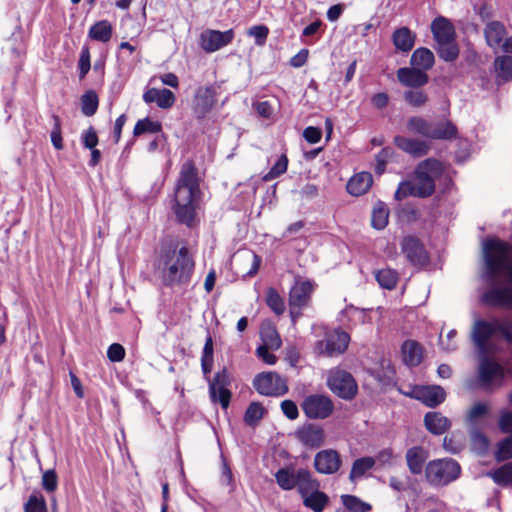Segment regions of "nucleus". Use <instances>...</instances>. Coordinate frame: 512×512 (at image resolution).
Instances as JSON below:
<instances>
[{"label": "nucleus", "mask_w": 512, "mask_h": 512, "mask_svg": "<svg viewBox=\"0 0 512 512\" xmlns=\"http://www.w3.org/2000/svg\"><path fill=\"white\" fill-rule=\"evenodd\" d=\"M437 46L438 55L444 61L452 62L457 59L459 55V49L455 39L437 43Z\"/></svg>", "instance_id": "41"}, {"label": "nucleus", "mask_w": 512, "mask_h": 512, "mask_svg": "<svg viewBox=\"0 0 512 512\" xmlns=\"http://www.w3.org/2000/svg\"><path fill=\"white\" fill-rule=\"evenodd\" d=\"M398 81L406 87L421 88L429 81L426 72L414 67H403L397 70Z\"/></svg>", "instance_id": "19"}, {"label": "nucleus", "mask_w": 512, "mask_h": 512, "mask_svg": "<svg viewBox=\"0 0 512 512\" xmlns=\"http://www.w3.org/2000/svg\"><path fill=\"white\" fill-rule=\"evenodd\" d=\"M457 335L456 330L452 329L450 330L447 335L446 339H444L441 335L439 337V344L442 350L445 352H453L457 349V343L455 341V337Z\"/></svg>", "instance_id": "58"}, {"label": "nucleus", "mask_w": 512, "mask_h": 512, "mask_svg": "<svg viewBox=\"0 0 512 512\" xmlns=\"http://www.w3.org/2000/svg\"><path fill=\"white\" fill-rule=\"evenodd\" d=\"M403 98L407 104L415 108L424 106L428 101V95L417 88L405 91Z\"/></svg>", "instance_id": "47"}, {"label": "nucleus", "mask_w": 512, "mask_h": 512, "mask_svg": "<svg viewBox=\"0 0 512 512\" xmlns=\"http://www.w3.org/2000/svg\"><path fill=\"white\" fill-rule=\"evenodd\" d=\"M260 337L264 343L263 345L270 346L273 350H277L281 347V338L276 328L270 324L261 326Z\"/></svg>", "instance_id": "37"}, {"label": "nucleus", "mask_w": 512, "mask_h": 512, "mask_svg": "<svg viewBox=\"0 0 512 512\" xmlns=\"http://www.w3.org/2000/svg\"><path fill=\"white\" fill-rule=\"evenodd\" d=\"M297 477L296 488L302 498L320 487L319 481L306 468H299L297 470Z\"/></svg>", "instance_id": "27"}, {"label": "nucleus", "mask_w": 512, "mask_h": 512, "mask_svg": "<svg viewBox=\"0 0 512 512\" xmlns=\"http://www.w3.org/2000/svg\"><path fill=\"white\" fill-rule=\"evenodd\" d=\"M403 360L411 367L419 365L423 358V350L420 344L414 340H407L402 345Z\"/></svg>", "instance_id": "30"}, {"label": "nucleus", "mask_w": 512, "mask_h": 512, "mask_svg": "<svg viewBox=\"0 0 512 512\" xmlns=\"http://www.w3.org/2000/svg\"><path fill=\"white\" fill-rule=\"evenodd\" d=\"M230 385V377L226 368L218 371L213 380L209 382V394L213 402H219L223 409H227L231 392L227 388Z\"/></svg>", "instance_id": "13"}, {"label": "nucleus", "mask_w": 512, "mask_h": 512, "mask_svg": "<svg viewBox=\"0 0 512 512\" xmlns=\"http://www.w3.org/2000/svg\"><path fill=\"white\" fill-rule=\"evenodd\" d=\"M373 183V177L369 172H360L354 175L347 183V191L354 196L366 193Z\"/></svg>", "instance_id": "26"}, {"label": "nucleus", "mask_w": 512, "mask_h": 512, "mask_svg": "<svg viewBox=\"0 0 512 512\" xmlns=\"http://www.w3.org/2000/svg\"><path fill=\"white\" fill-rule=\"evenodd\" d=\"M505 34L506 28L500 21H490L484 28L487 45L494 49L502 44Z\"/></svg>", "instance_id": "24"}, {"label": "nucleus", "mask_w": 512, "mask_h": 512, "mask_svg": "<svg viewBox=\"0 0 512 512\" xmlns=\"http://www.w3.org/2000/svg\"><path fill=\"white\" fill-rule=\"evenodd\" d=\"M350 342V335L343 330H335L324 340L315 343L314 351L319 356L333 357L345 353Z\"/></svg>", "instance_id": "8"}, {"label": "nucleus", "mask_w": 512, "mask_h": 512, "mask_svg": "<svg viewBox=\"0 0 512 512\" xmlns=\"http://www.w3.org/2000/svg\"><path fill=\"white\" fill-rule=\"evenodd\" d=\"M265 410L258 402H252L246 409L244 421L249 426H254L264 416Z\"/></svg>", "instance_id": "48"}, {"label": "nucleus", "mask_w": 512, "mask_h": 512, "mask_svg": "<svg viewBox=\"0 0 512 512\" xmlns=\"http://www.w3.org/2000/svg\"><path fill=\"white\" fill-rule=\"evenodd\" d=\"M301 408L309 419H326L334 411L333 401L323 394H312L304 398Z\"/></svg>", "instance_id": "9"}, {"label": "nucleus", "mask_w": 512, "mask_h": 512, "mask_svg": "<svg viewBox=\"0 0 512 512\" xmlns=\"http://www.w3.org/2000/svg\"><path fill=\"white\" fill-rule=\"evenodd\" d=\"M313 465L315 470L324 475H332L339 471L342 466V458L334 449H324L314 456Z\"/></svg>", "instance_id": "16"}, {"label": "nucleus", "mask_w": 512, "mask_h": 512, "mask_svg": "<svg viewBox=\"0 0 512 512\" xmlns=\"http://www.w3.org/2000/svg\"><path fill=\"white\" fill-rule=\"evenodd\" d=\"M488 412V406L485 403L478 402L472 406L467 414V420L474 422L479 417L484 416Z\"/></svg>", "instance_id": "61"}, {"label": "nucleus", "mask_w": 512, "mask_h": 512, "mask_svg": "<svg viewBox=\"0 0 512 512\" xmlns=\"http://www.w3.org/2000/svg\"><path fill=\"white\" fill-rule=\"evenodd\" d=\"M488 475L492 477L494 482L498 485L512 486V462L489 472Z\"/></svg>", "instance_id": "43"}, {"label": "nucleus", "mask_w": 512, "mask_h": 512, "mask_svg": "<svg viewBox=\"0 0 512 512\" xmlns=\"http://www.w3.org/2000/svg\"><path fill=\"white\" fill-rule=\"evenodd\" d=\"M98 96L93 90L86 91L81 97V111L85 116H93L98 108Z\"/></svg>", "instance_id": "40"}, {"label": "nucleus", "mask_w": 512, "mask_h": 512, "mask_svg": "<svg viewBox=\"0 0 512 512\" xmlns=\"http://www.w3.org/2000/svg\"><path fill=\"white\" fill-rule=\"evenodd\" d=\"M315 287L316 284L314 281L296 275L294 277V284L289 291V306L308 307Z\"/></svg>", "instance_id": "11"}, {"label": "nucleus", "mask_w": 512, "mask_h": 512, "mask_svg": "<svg viewBox=\"0 0 512 512\" xmlns=\"http://www.w3.org/2000/svg\"><path fill=\"white\" fill-rule=\"evenodd\" d=\"M495 70L498 77L504 80L512 79V56H500L495 59Z\"/></svg>", "instance_id": "46"}, {"label": "nucleus", "mask_w": 512, "mask_h": 512, "mask_svg": "<svg viewBox=\"0 0 512 512\" xmlns=\"http://www.w3.org/2000/svg\"><path fill=\"white\" fill-rule=\"evenodd\" d=\"M328 502L329 497L324 492L319 491V489L303 497L304 506L314 512H322Z\"/></svg>", "instance_id": "34"}, {"label": "nucleus", "mask_w": 512, "mask_h": 512, "mask_svg": "<svg viewBox=\"0 0 512 512\" xmlns=\"http://www.w3.org/2000/svg\"><path fill=\"white\" fill-rule=\"evenodd\" d=\"M401 251L413 266H424L429 261L423 243L415 236H405L401 241Z\"/></svg>", "instance_id": "15"}, {"label": "nucleus", "mask_w": 512, "mask_h": 512, "mask_svg": "<svg viewBox=\"0 0 512 512\" xmlns=\"http://www.w3.org/2000/svg\"><path fill=\"white\" fill-rule=\"evenodd\" d=\"M199 192L197 169L191 160H187L180 170L172 206L177 221L187 227L195 224Z\"/></svg>", "instance_id": "2"}, {"label": "nucleus", "mask_w": 512, "mask_h": 512, "mask_svg": "<svg viewBox=\"0 0 512 512\" xmlns=\"http://www.w3.org/2000/svg\"><path fill=\"white\" fill-rule=\"evenodd\" d=\"M303 137L308 143L315 144L321 140L322 131L318 127L309 126L304 129Z\"/></svg>", "instance_id": "63"}, {"label": "nucleus", "mask_w": 512, "mask_h": 512, "mask_svg": "<svg viewBox=\"0 0 512 512\" xmlns=\"http://www.w3.org/2000/svg\"><path fill=\"white\" fill-rule=\"evenodd\" d=\"M395 145L413 157H422L428 154L430 145L423 140L411 139L404 136L394 138Z\"/></svg>", "instance_id": "21"}, {"label": "nucleus", "mask_w": 512, "mask_h": 512, "mask_svg": "<svg viewBox=\"0 0 512 512\" xmlns=\"http://www.w3.org/2000/svg\"><path fill=\"white\" fill-rule=\"evenodd\" d=\"M270 346H259L256 349L257 356L262 359L266 364L274 365L277 361V357L269 352Z\"/></svg>", "instance_id": "64"}, {"label": "nucleus", "mask_w": 512, "mask_h": 512, "mask_svg": "<svg viewBox=\"0 0 512 512\" xmlns=\"http://www.w3.org/2000/svg\"><path fill=\"white\" fill-rule=\"evenodd\" d=\"M389 210L383 202H379L372 211L371 223L377 230L384 229L388 224Z\"/></svg>", "instance_id": "39"}, {"label": "nucleus", "mask_w": 512, "mask_h": 512, "mask_svg": "<svg viewBox=\"0 0 512 512\" xmlns=\"http://www.w3.org/2000/svg\"><path fill=\"white\" fill-rule=\"evenodd\" d=\"M24 512H47L46 501L43 496L32 494L24 504Z\"/></svg>", "instance_id": "51"}, {"label": "nucleus", "mask_w": 512, "mask_h": 512, "mask_svg": "<svg viewBox=\"0 0 512 512\" xmlns=\"http://www.w3.org/2000/svg\"><path fill=\"white\" fill-rule=\"evenodd\" d=\"M327 386L335 395L344 400L353 399L358 391L357 383L352 374L338 367L329 371Z\"/></svg>", "instance_id": "6"}, {"label": "nucleus", "mask_w": 512, "mask_h": 512, "mask_svg": "<svg viewBox=\"0 0 512 512\" xmlns=\"http://www.w3.org/2000/svg\"><path fill=\"white\" fill-rule=\"evenodd\" d=\"M495 333H497V320L493 323L482 319L474 321L471 339L479 354L488 353V342Z\"/></svg>", "instance_id": "14"}, {"label": "nucleus", "mask_w": 512, "mask_h": 512, "mask_svg": "<svg viewBox=\"0 0 512 512\" xmlns=\"http://www.w3.org/2000/svg\"><path fill=\"white\" fill-rule=\"evenodd\" d=\"M505 377V369L495 360L488 356V353L479 354L478 381L483 387L493 383L501 384Z\"/></svg>", "instance_id": "10"}, {"label": "nucleus", "mask_w": 512, "mask_h": 512, "mask_svg": "<svg viewBox=\"0 0 512 512\" xmlns=\"http://www.w3.org/2000/svg\"><path fill=\"white\" fill-rule=\"evenodd\" d=\"M483 280L489 288L482 294L483 304L491 307L512 308V263H508L512 248L505 241L489 238L483 242Z\"/></svg>", "instance_id": "1"}, {"label": "nucleus", "mask_w": 512, "mask_h": 512, "mask_svg": "<svg viewBox=\"0 0 512 512\" xmlns=\"http://www.w3.org/2000/svg\"><path fill=\"white\" fill-rule=\"evenodd\" d=\"M457 136L456 126L449 120L432 123L431 139L450 140Z\"/></svg>", "instance_id": "31"}, {"label": "nucleus", "mask_w": 512, "mask_h": 512, "mask_svg": "<svg viewBox=\"0 0 512 512\" xmlns=\"http://www.w3.org/2000/svg\"><path fill=\"white\" fill-rule=\"evenodd\" d=\"M281 410L283 414L290 420H295L299 415L298 407L292 400L282 401Z\"/></svg>", "instance_id": "62"}, {"label": "nucleus", "mask_w": 512, "mask_h": 512, "mask_svg": "<svg viewBox=\"0 0 512 512\" xmlns=\"http://www.w3.org/2000/svg\"><path fill=\"white\" fill-rule=\"evenodd\" d=\"M81 141L83 146L87 149H93L98 144V136L96 130L90 126L88 129L84 130L81 134Z\"/></svg>", "instance_id": "57"}, {"label": "nucleus", "mask_w": 512, "mask_h": 512, "mask_svg": "<svg viewBox=\"0 0 512 512\" xmlns=\"http://www.w3.org/2000/svg\"><path fill=\"white\" fill-rule=\"evenodd\" d=\"M195 262L186 246L162 248L155 269L163 285L187 284L194 272Z\"/></svg>", "instance_id": "3"}, {"label": "nucleus", "mask_w": 512, "mask_h": 512, "mask_svg": "<svg viewBox=\"0 0 512 512\" xmlns=\"http://www.w3.org/2000/svg\"><path fill=\"white\" fill-rule=\"evenodd\" d=\"M424 423L429 432L441 435L450 428V420L440 412H428L424 417Z\"/></svg>", "instance_id": "28"}, {"label": "nucleus", "mask_w": 512, "mask_h": 512, "mask_svg": "<svg viewBox=\"0 0 512 512\" xmlns=\"http://www.w3.org/2000/svg\"><path fill=\"white\" fill-rule=\"evenodd\" d=\"M295 436L299 442L309 448H318L324 443L325 434L321 426L307 423L298 428Z\"/></svg>", "instance_id": "18"}, {"label": "nucleus", "mask_w": 512, "mask_h": 512, "mask_svg": "<svg viewBox=\"0 0 512 512\" xmlns=\"http://www.w3.org/2000/svg\"><path fill=\"white\" fill-rule=\"evenodd\" d=\"M266 304L276 315H282L285 312V302L273 287L266 291Z\"/></svg>", "instance_id": "42"}, {"label": "nucleus", "mask_w": 512, "mask_h": 512, "mask_svg": "<svg viewBox=\"0 0 512 512\" xmlns=\"http://www.w3.org/2000/svg\"><path fill=\"white\" fill-rule=\"evenodd\" d=\"M416 34L408 27L396 29L392 34V42L395 48L402 52H409L414 47Z\"/></svg>", "instance_id": "25"}, {"label": "nucleus", "mask_w": 512, "mask_h": 512, "mask_svg": "<svg viewBox=\"0 0 512 512\" xmlns=\"http://www.w3.org/2000/svg\"><path fill=\"white\" fill-rule=\"evenodd\" d=\"M375 278L380 287L392 290L398 282V273L391 268L380 269L375 273Z\"/></svg>", "instance_id": "38"}, {"label": "nucleus", "mask_w": 512, "mask_h": 512, "mask_svg": "<svg viewBox=\"0 0 512 512\" xmlns=\"http://www.w3.org/2000/svg\"><path fill=\"white\" fill-rule=\"evenodd\" d=\"M415 393V397L428 407H436L446 398L445 390L438 385L420 387Z\"/></svg>", "instance_id": "22"}, {"label": "nucleus", "mask_w": 512, "mask_h": 512, "mask_svg": "<svg viewBox=\"0 0 512 512\" xmlns=\"http://www.w3.org/2000/svg\"><path fill=\"white\" fill-rule=\"evenodd\" d=\"M91 67L90 63V51L88 47H83L81 50L79 62H78V70H79V78L84 79L87 73L89 72Z\"/></svg>", "instance_id": "54"}, {"label": "nucleus", "mask_w": 512, "mask_h": 512, "mask_svg": "<svg viewBox=\"0 0 512 512\" xmlns=\"http://www.w3.org/2000/svg\"><path fill=\"white\" fill-rule=\"evenodd\" d=\"M275 479L281 489L292 490L297 485V470L290 467L281 468L275 473Z\"/></svg>", "instance_id": "33"}, {"label": "nucleus", "mask_w": 512, "mask_h": 512, "mask_svg": "<svg viewBox=\"0 0 512 512\" xmlns=\"http://www.w3.org/2000/svg\"><path fill=\"white\" fill-rule=\"evenodd\" d=\"M216 93L212 87H200L197 89L193 101V111L198 119H203L212 110L216 102Z\"/></svg>", "instance_id": "17"}, {"label": "nucleus", "mask_w": 512, "mask_h": 512, "mask_svg": "<svg viewBox=\"0 0 512 512\" xmlns=\"http://www.w3.org/2000/svg\"><path fill=\"white\" fill-rule=\"evenodd\" d=\"M42 486L48 492L57 489V475L54 470H47L42 476Z\"/></svg>", "instance_id": "59"}, {"label": "nucleus", "mask_w": 512, "mask_h": 512, "mask_svg": "<svg viewBox=\"0 0 512 512\" xmlns=\"http://www.w3.org/2000/svg\"><path fill=\"white\" fill-rule=\"evenodd\" d=\"M255 390L264 396L278 397L288 392V385L285 378L277 372H262L255 376L253 380Z\"/></svg>", "instance_id": "7"}, {"label": "nucleus", "mask_w": 512, "mask_h": 512, "mask_svg": "<svg viewBox=\"0 0 512 512\" xmlns=\"http://www.w3.org/2000/svg\"><path fill=\"white\" fill-rule=\"evenodd\" d=\"M341 500L343 505L351 512H369L372 508L369 503L354 495H342Z\"/></svg>", "instance_id": "45"}, {"label": "nucleus", "mask_w": 512, "mask_h": 512, "mask_svg": "<svg viewBox=\"0 0 512 512\" xmlns=\"http://www.w3.org/2000/svg\"><path fill=\"white\" fill-rule=\"evenodd\" d=\"M107 357L112 362H120L125 357V349L121 344L113 343L108 347Z\"/></svg>", "instance_id": "60"}, {"label": "nucleus", "mask_w": 512, "mask_h": 512, "mask_svg": "<svg viewBox=\"0 0 512 512\" xmlns=\"http://www.w3.org/2000/svg\"><path fill=\"white\" fill-rule=\"evenodd\" d=\"M407 129L409 132L430 138L432 122H429L420 116H413L407 121Z\"/></svg>", "instance_id": "36"}, {"label": "nucleus", "mask_w": 512, "mask_h": 512, "mask_svg": "<svg viewBox=\"0 0 512 512\" xmlns=\"http://www.w3.org/2000/svg\"><path fill=\"white\" fill-rule=\"evenodd\" d=\"M435 62L434 54L428 48L420 47L414 50L410 58V64L414 68L426 72L430 70Z\"/></svg>", "instance_id": "29"}, {"label": "nucleus", "mask_w": 512, "mask_h": 512, "mask_svg": "<svg viewBox=\"0 0 512 512\" xmlns=\"http://www.w3.org/2000/svg\"><path fill=\"white\" fill-rule=\"evenodd\" d=\"M461 473L457 461L451 458L430 461L425 468L427 481L435 486H444L456 480Z\"/></svg>", "instance_id": "5"}, {"label": "nucleus", "mask_w": 512, "mask_h": 512, "mask_svg": "<svg viewBox=\"0 0 512 512\" xmlns=\"http://www.w3.org/2000/svg\"><path fill=\"white\" fill-rule=\"evenodd\" d=\"M376 459L370 456L361 457L356 459L351 467L349 474V480L355 482L371 470L375 465Z\"/></svg>", "instance_id": "32"}, {"label": "nucleus", "mask_w": 512, "mask_h": 512, "mask_svg": "<svg viewBox=\"0 0 512 512\" xmlns=\"http://www.w3.org/2000/svg\"><path fill=\"white\" fill-rule=\"evenodd\" d=\"M89 37L100 42H108L112 37V26L107 20H101L89 29Z\"/></svg>", "instance_id": "35"}, {"label": "nucleus", "mask_w": 512, "mask_h": 512, "mask_svg": "<svg viewBox=\"0 0 512 512\" xmlns=\"http://www.w3.org/2000/svg\"><path fill=\"white\" fill-rule=\"evenodd\" d=\"M443 173L441 162L429 158L420 162L414 172L413 181H402L395 191L394 198L401 201L409 196L427 198L435 191V181Z\"/></svg>", "instance_id": "4"}, {"label": "nucleus", "mask_w": 512, "mask_h": 512, "mask_svg": "<svg viewBox=\"0 0 512 512\" xmlns=\"http://www.w3.org/2000/svg\"><path fill=\"white\" fill-rule=\"evenodd\" d=\"M288 158L286 155H281L270 171L263 176L264 181H271L274 178L279 177L287 171Z\"/></svg>", "instance_id": "50"}, {"label": "nucleus", "mask_w": 512, "mask_h": 512, "mask_svg": "<svg viewBox=\"0 0 512 512\" xmlns=\"http://www.w3.org/2000/svg\"><path fill=\"white\" fill-rule=\"evenodd\" d=\"M394 156V150L391 147H384L376 155L375 173L382 175L385 172L386 165L392 160Z\"/></svg>", "instance_id": "49"}, {"label": "nucleus", "mask_w": 512, "mask_h": 512, "mask_svg": "<svg viewBox=\"0 0 512 512\" xmlns=\"http://www.w3.org/2000/svg\"><path fill=\"white\" fill-rule=\"evenodd\" d=\"M429 457V452L422 446H413L406 451L405 459L411 474L420 475Z\"/></svg>", "instance_id": "20"}, {"label": "nucleus", "mask_w": 512, "mask_h": 512, "mask_svg": "<svg viewBox=\"0 0 512 512\" xmlns=\"http://www.w3.org/2000/svg\"><path fill=\"white\" fill-rule=\"evenodd\" d=\"M431 31L437 43L454 39L455 30L450 21L444 17H437L431 23Z\"/></svg>", "instance_id": "23"}, {"label": "nucleus", "mask_w": 512, "mask_h": 512, "mask_svg": "<svg viewBox=\"0 0 512 512\" xmlns=\"http://www.w3.org/2000/svg\"><path fill=\"white\" fill-rule=\"evenodd\" d=\"M496 458L498 461L512 458V435L498 443Z\"/></svg>", "instance_id": "52"}, {"label": "nucleus", "mask_w": 512, "mask_h": 512, "mask_svg": "<svg viewBox=\"0 0 512 512\" xmlns=\"http://www.w3.org/2000/svg\"><path fill=\"white\" fill-rule=\"evenodd\" d=\"M175 95L174 93L166 88L159 89L158 98H157V106L162 109L171 108L175 103Z\"/></svg>", "instance_id": "53"}, {"label": "nucleus", "mask_w": 512, "mask_h": 512, "mask_svg": "<svg viewBox=\"0 0 512 512\" xmlns=\"http://www.w3.org/2000/svg\"><path fill=\"white\" fill-rule=\"evenodd\" d=\"M233 29L219 31L206 29L200 34L199 45L207 53H213L230 44L234 39Z\"/></svg>", "instance_id": "12"}, {"label": "nucleus", "mask_w": 512, "mask_h": 512, "mask_svg": "<svg viewBox=\"0 0 512 512\" xmlns=\"http://www.w3.org/2000/svg\"><path fill=\"white\" fill-rule=\"evenodd\" d=\"M248 34L255 38V43L259 46L265 44L269 29L265 25H256L249 29Z\"/></svg>", "instance_id": "55"}, {"label": "nucleus", "mask_w": 512, "mask_h": 512, "mask_svg": "<svg viewBox=\"0 0 512 512\" xmlns=\"http://www.w3.org/2000/svg\"><path fill=\"white\" fill-rule=\"evenodd\" d=\"M161 130L162 125L160 122L153 121L147 117L137 121L134 126L133 134L134 136H139L144 133H159Z\"/></svg>", "instance_id": "44"}, {"label": "nucleus", "mask_w": 512, "mask_h": 512, "mask_svg": "<svg viewBox=\"0 0 512 512\" xmlns=\"http://www.w3.org/2000/svg\"><path fill=\"white\" fill-rule=\"evenodd\" d=\"M54 121V127L51 132V142L55 149L62 150L63 149V142H62V135H61V122L60 118L57 115L52 116Z\"/></svg>", "instance_id": "56"}]
</instances>
